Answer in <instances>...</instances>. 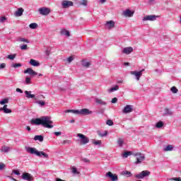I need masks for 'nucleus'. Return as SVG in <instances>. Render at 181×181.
<instances>
[{
    "mask_svg": "<svg viewBox=\"0 0 181 181\" xmlns=\"http://www.w3.org/2000/svg\"><path fill=\"white\" fill-rule=\"evenodd\" d=\"M32 125H42L44 128L49 129L53 128V121L50 119V117L42 116L40 118L33 119L30 121Z\"/></svg>",
    "mask_w": 181,
    "mask_h": 181,
    "instance_id": "obj_1",
    "label": "nucleus"
},
{
    "mask_svg": "<svg viewBox=\"0 0 181 181\" xmlns=\"http://www.w3.org/2000/svg\"><path fill=\"white\" fill-rule=\"evenodd\" d=\"M25 151L28 152V153H30L31 155H36V156H38L39 158H49V155H47L46 153L43 151H39L35 147H30V146H25Z\"/></svg>",
    "mask_w": 181,
    "mask_h": 181,
    "instance_id": "obj_2",
    "label": "nucleus"
},
{
    "mask_svg": "<svg viewBox=\"0 0 181 181\" xmlns=\"http://www.w3.org/2000/svg\"><path fill=\"white\" fill-rule=\"evenodd\" d=\"M151 172L149 170H143L139 174L135 175L136 179H145V177H149Z\"/></svg>",
    "mask_w": 181,
    "mask_h": 181,
    "instance_id": "obj_3",
    "label": "nucleus"
},
{
    "mask_svg": "<svg viewBox=\"0 0 181 181\" xmlns=\"http://www.w3.org/2000/svg\"><path fill=\"white\" fill-rule=\"evenodd\" d=\"M134 156H136V160L135 162L136 165H139V163H142L144 160H145V154L141 153H136Z\"/></svg>",
    "mask_w": 181,
    "mask_h": 181,
    "instance_id": "obj_4",
    "label": "nucleus"
},
{
    "mask_svg": "<svg viewBox=\"0 0 181 181\" xmlns=\"http://www.w3.org/2000/svg\"><path fill=\"white\" fill-rule=\"evenodd\" d=\"M76 111H78V112H76L78 115H90V114H93V111L87 108L76 110Z\"/></svg>",
    "mask_w": 181,
    "mask_h": 181,
    "instance_id": "obj_5",
    "label": "nucleus"
},
{
    "mask_svg": "<svg viewBox=\"0 0 181 181\" xmlns=\"http://www.w3.org/2000/svg\"><path fill=\"white\" fill-rule=\"evenodd\" d=\"M77 136L80 138L81 144H82V145H86V144H88V142H90V139H88V137L83 134H78Z\"/></svg>",
    "mask_w": 181,
    "mask_h": 181,
    "instance_id": "obj_6",
    "label": "nucleus"
},
{
    "mask_svg": "<svg viewBox=\"0 0 181 181\" xmlns=\"http://www.w3.org/2000/svg\"><path fill=\"white\" fill-rule=\"evenodd\" d=\"M74 4L71 1L64 0L62 1V6L64 9H67L70 6H74Z\"/></svg>",
    "mask_w": 181,
    "mask_h": 181,
    "instance_id": "obj_7",
    "label": "nucleus"
},
{
    "mask_svg": "<svg viewBox=\"0 0 181 181\" xmlns=\"http://www.w3.org/2000/svg\"><path fill=\"white\" fill-rule=\"evenodd\" d=\"M39 12L40 15H42L43 16H47V15H49V13H50V8L42 7L39 8Z\"/></svg>",
    "mask_w": 181,
    "mask_h": 181,
    "instance_id": "obj_8",
    "label": "nucleus"
},
{
    "mask_svg": "<svg viewBox=\"0 0 181 181\" xmlns=\"http://www.w3.org/2000/svg\"><path fill=\"white\" fill-rule=\"evenodd\" d=\"M21 178L23 180H28V181L33 180V176H32V175H30L29 173H23L21 175Z\"/></svg>",
    "mask_w": 181,
    "mask_h": 181,
    "instance_id": "obj_9",
    "label": "nucleus"
},
{
    "mask_svg": "<svg viewBox=\"0 0 181 181\" xmlns=\"http://www.w3.org/2000/svg\"><path fill=\"white\" fill-rule=\"evenodd\" d=\"M24 93L25 94L26 98H33V100H35V101L37 100L36 98V95L34 94H32V91L30 90H25Z\"/></svg>",
    "mask_w": 181,
    "mask_h": 181,
    "instance_id": "obj_10",
    "label": "nucleus"
},
{
    "mask_svg": "<svg viewBox=\"0 0 181 181\" xmlns=\"http://www.w3.org/2000/svg\"><path fill=\"white\" fill-rule=\"evenodd\" d=\"M132 111H134V109H132V105H127L123 110H122V113L123 114H129V112H132Z\"/></svg>",
    "mask_w": 181,
    "mask_h": 181,
    "instance_id": "obj_11",
    "label": "nucleus"
},
{
    "mask_svg": "<svg viewBox=\"0 0 181 181\" xmlns=\"http://www.w3.org/2000/svg\"><path fill=\"white\" fill-rule=\"evenodd\" d=\"M106 176L107 177H110V179H111L112 181L118 180V175H117V174H112V173H111L110 171L107 173Z\"/></svg>",
    "mask_w": 181,
    "mask_h": 181,
    "instance_id": "obj_12",
    "label": "nucleus"
},
{
    "mask_svg": "<svg viewBox=\"0 0 181 181\" xmlns=\"http://www.w3.org/2000/svg\"><path fill=\"white\" fill-rule=\"evenodd\" d=\"M24 74H29L30 76H37V72L35 71L32 68H28L24 71Z\"/></svg>",
    "mask_w": 181,
    "mask_h": 181,
    "instance_id": "obj_13",
    "label": "nucleus"
},
{
    "mask_svg": "<svg viewBox=\"0 0 181 181\" xmlns=\"http://www.w3.org/2000/svg\"><path fill=\"white\" fill-rule=\"evenodd\" d=\"M131 74H132L133 76H135L136 78L137 81H139V78H141V76H142V71H131Z\"/></svg>",
    "mask_w": 181,
    "mask_h": 181,
    "instance_id": "obj_14",
    "label": "nucleus"
},
{
    "mask_svg": "<svg viewBox=\"0 0 181 181\" xmlns=\"http://www.w3.org/2000/svg\"><path fill=\"white\" fill-rule=\"evenodd\" d=\"M157 16L155 15H148L146 16L144 18L143 21H151V22H153V21H156Z\"/></svg>",
    "mask_w": 181,
    "mask_h": 181,
    "instance_id": "obj_15",
    "label": "nucleus"
},
{
    "mask_svg": "<svg viewBox=\"0 0 181 181\" xmlns=\"http://www.w3.org/2000/svg\"><path fill=\"white\" fill-rule=\"evenodd\" d=\"M134 13H135V11H132L129 9H127L123 12V15H124V16H127L128 18H132V16H134Z\"/></svg>",
    "mask_w": 181,
    "mask_h": 181,
    "instance_id": "obj_16",
    "label": "nucleus"
},
{
    "mask_svg": "<svg viewBox=\"0 0 181 181\" xmlns=\"http://www.w3.org/2000/svg\"><path fill=\"white\" fill-rule=\"evenodd\" d=\"M132 52H134V48H132V47H125L122 50V53H124V54H131Z\"/></svg>",
    "mask_w": 181,
    "mask_h": 181,
    "instance_id": "obj_17",
    "label": "nucleus"
},
{
    "mask_svg": "<svg viewBox=\"0 0 181 181\" xmlns=\"http://www.w3.org/2000/svg\"><path fill=\"white\" fill-rule=\"evenodd\" d=\"M0 111H3L4 114H11L12 110L8 108V105H4L3 107L0 108Z\"/></svg>",
    "mask_w": 181,
    "mask_h": 181,
    "instance_id": "obj_18",
    "label": "nucleus"
},
{
    "mask_svg": "<svg viewBox=\"0 0 181 181\" xmlns=\"http://www.w3.org/2000/svg\"><path fill=\"white\" fill-rule=\"evenodd\" d=\"M29 64L34 67H39L40 66V62L36 61L35 59H31L29 62Z\"/></svg>",
    "mask_w": 181,
    "mask_h": 181,
    "instance_id": "obj_19",
    "label": "nucleus"
},
{
    "mask_svg": "<svg viewBox=\"0 0 181 181\" xmlns=\"http://www.w3.org/2000/svg\"><path fill=\"white\" fill-rule=\"evenodd\" d=\"M106 26L107 29H112L115 28V22L114 21H110L106 23Z\"/></svg>",
    "mask_w": 181,
    "mask_h": 181,
    "instance_id": "obj_20",
    "label": "nucleus"
},
{
    "mask_svg": "<svg viewBox=\"0 0 181 181\" xmlns=\"http://www.w3.org/2000/svg\"><path fill=\"white\" fill-rule=\"evenodd\" d=\"M95 104H98V105H107V102H105L100 98H95Z\"/></svg>",
    "mask_w": 181,
    "mask_h": 181,
    "instance_id": "obj_21",
    "label": "nucleus"
},
{
    "mask_svg": "<svg viewBox=\"0 0 181 181\" xmlns=\"http://www.w3.org/2000/svg\"><path fill=\"white\" fill-rule=\"evenodd\" d=\"M121 175L126 176L127 177H132V173H131V171L124 170L121 173Z\"/></svg>",
    "mask_w": 181,
    "mask_h": 181,
    "instance_id": "obj_22",
    "label": "nucleus"
},
{
    "mask_svg": "<svg viewBox=\"0 0 181 181\" xmlns=\"http://www.w3.org/2000/svg\"><path fill=\"white\" fill-rule=\"evenodd\" d=\"M24 10L22 8H19L15 13L16 16H22L23 15Z\"/></svg>",
    "mask_w": 181,
    "mask_h": 181,
    "instance_id": "obj_23",
    "label": "nucleus"
},
{
    "mask_svg": "<svg viewBox=\"0 0 181 181\" xmlns=\"http://www.w3.org/2000/svg\"><path fill=\"white\" fill-rule=\"evenodd\" d=\"M163 151L165 152H169L170 151H173V146L172 144H168V146H166L164 148Z\"/></svg>",
    "mask_w": 181,
    "mask_h": 181,
    "instance_id": "obj_24",
    "label": "nucleus"
},
{
    "mask_svg": "<svg viewBox=\"0 0 181 181\" xmlns=\"http://www.w3.org/2000/svg\"><path fill=\"white\" fill-rule=\"evenodd\" d=\"M44 137L42 135H36L34 136V141H39V142H43Z\"/></svg>",
    "mask_w": 181,
    "mask_h": 181,
    "instance_id": "obj_25",
    "label": "nucleus"
},
{
    "mask_svg": "<svg viewBox=\"0 0 181 181\" xmlns=\"http://www.w3.org/2000/svg\"><path fill=\"white\" fill-rule=\"evenodd\" d=\"M117 90H119V86L116 85L114 87H112L111 88L108 89L107 91L109 93H114V91H117Z\"/></svg>",
    "mask_w": 181,
    "mask_h": 181,
    "instance_id": "obj_26",
    "label": "nucleus"
},
{
    "mask_svg": "<svg viewBox=\"0 0 181 181\" xmlns=\"http://www.w3.org/2000/svg\"><path fill=\"white\" fill-rule=\"evenodd\" d=\"M61 35L62 36H70V32L69 30H66V29H63L61 30Z\"/></svg>",
    "mask_w": 181,
    "mask_h": 181,
    "instance_id": "obj_27",
    "label": "nucleus"
},
{
    "mask_svg": "<svg viewBox=\"0 0 181 181\" xmlns=\"http://www.w3.org/2000/svg\"><path fill=\"white\" fill-rule=\"evenodd\" d=\"M97 134L99 136H101L102 138H103L104 136H107L108 135V132L105 131L103 133H101V132L98 131Z\"/></svg>",
    "mask_w": 181,
    "mask_h": 181,
    "instance_id": "obj_28",
    "label": "nucleus"
},
{
    "mask_svg": "<svg viewBox=\"0 0 181 181\" xmlns=\"http://www.w3.org/2000/svg\"><path fill=\"white\" fill-rule=\"evenodd\" d=\"M11 148L9 146H4L1 148V152H4V153H8Z\"/></svg>",
    "mask_w": 181,
    "mask_h": 181,
    "instance_id": "obj_29",
    "label": "nucleus"
},
{
    "mask_svg": "<svg viewBox=\"0 0 181 181\" xmlns=\"http://www.w3.org/2000/svg\"><path fill=\"white\" fill-rule=\"evenodd\" d=\"M117 145L118 146H119L120 148H122V145H124V139L122 138H119L117 139Z\"/></svg>",
    "mask_w": 181,
    "mask_h": 181,
    "instance_id": "obj_30",
    "label": "nucleus"
},
{
    "mask_svg": "<svg viewBox=\"0 0 181 181\" xmlns=\"http://www.w3.org/2000/svg\"><path fill=\"white\" fill-rule=\"evenodd\" d=\"M71 173H73V175H80V172L78 170H77V168L73 166L71 167Z\"/></svg>",
    "mask_w": 181,
    "mask_h": 181,
    "instance_id": "obj_31",
    "label": "nucleus"
},
{
    "mask_svg": "<svg viewBox=\"0 0 181 181\" xmlns=\"http://www.w3.org/2000/svg\"><path fill=\"white\" fill-rule=\"evenodd\" d=\"M165 115L166 116H169V115H173V112H172V110H170V109H165Z\"/></svg>",
    "mask_w": 181,
    "mask_h": 181,
    "instance_id": "obj_32",
    "label": "nucleus"
},
{
    "mask_svg": "<svg viewBox=\"0 0 181 181\" xmlns=\"http://www.w3.org/2000/svg\"><path fill=\"white\" fill-rule=\"evenodd\" d=\"M35 103L40 105V107H45L46 105V102L43 100H37Z\"/></svg>",
    "mask_w": 181,
    "mask_h": 181,
    "instance_id": "obj_33",
    "label": "nucleus"
},
{
    "mask_svg": "<svg viewBox=\"0 0 181 181\" xmlns=\"http://www.w3.org/2000/svg\"><path fill=\"white\" fill-rule=\"evenodd\" d=\"M163 127V122L159 121L156 124V128L160 129Z\"/></svg>",
    "mask_w": 181,
    "mask_h": 181,
    "instance_id": "obj_34",
    "label": "nucleus"
},
{
    "mask_svg": "<svg viewBox=\"0 0 181 181\" xmlns=\"http://www.w3.org/2000/svg\"><path fill=\"white\" fill-rule=\"evenodd\" d=\"M132 155V152L131 151H125L123 154H122V158H128V156Z\"/></svg>",
    "mask_w": 181,
    "mask_h": 181,
    "instance_id": "obj_35",
    "label": "nucleus"
},
{
    "mask_svg": "<svg viewBox=\"0 0 181 181\" xmlns=\"http://www.w3.org/2000/svg\"><path fill=\"white\" fill-rule=\"evenodd\" d=\"M82 66L83 67H90L91 66V64L88 62L83 61L82 62Z\"/></svg>",
    "mask_w": 181,
    "mask_h": 181,
    "instance_id": "obj_36",
    "label": "nucleus"
},
{
    "mask_svg": "<svg viewBox=\"0 0 181 181\" xmlns=\"http://www.w3.org/2000/svg\"><path fill=\"white\" fill-rule=\"evenodd\" d=\"M93 145H96L97 146H101V141L100 140H93L92 141Z\"/></svg>",
    "mask_w": 181,
    "mask_h": 181,
    "instance_id": "obj_37",
    "label": "nucleus"
},
{
    "mask_svg": "<svg viewBox=\"0 0 181 181\" xmlns=\"http://www.w3.org/2000/svg\"><path fill=\"white\" fill-rule=\"evenodd\" d=\"M17 42H25V43H30L29 40L23 38V37L18 38Z\"/></svg>",
    "mask_w": 181,
    "mask_h": 181,
    "instance_id": "obj_38",
    "label": "nucleus"
},
{
    "mask_svg": "<svg viewBox=\"0 0 181 181\" xmlns=\"http://www.w3.org/2000/svg\"><path fill=\"white\" fill-rule=\"evenodd\" d=\"M9 103V100L8 98H4L0 101V104L1 105H5V104H8Z\"/></svg>",
    "mask_w": 181,
    "mask_h": 181,
    "instance_id": "obj_39",
    "label": "nucleus"
},
{
    "mask_svg": "<svg viewBox=\"0 0 181 181\" xmlns=\"http://www.w3.org/2000/svg\"><path fill=\"white\" fill-rule=\"evenodd\" d=\"M30 29H36L37 28V23H32L29 25Z\"/></svg>",
    "mask_w": 181,
    "mask_h": 181,
    "instance_id": "obj_40",
    "label": "nucleus"
},
{
    "mask_svg": "<svg viewBox=\"0 0 181 181\" xmlns=\"http://www.w3.org/2000/svg\"><path fill=\"white\" fill-rule=\"evenodd\" d=\"M11 67H13L14 69H19V67H22V64L21 63L13 64H11Z\"/></svg>",
    "mask_w": 181,
    "mask_h": 181,
    "instance_id": "obj_41",
    "label": "nucleus"
},
{
    "mask_svg": "<svg viewBox=\"0 0 181 181\" xmlns=\"http://www.w3.org/2000/svg\"><path fill=\"white\" fill-rule=\"evenodd\" d=\"M170 91H172V93H173V94H176L179 90H177V88L176 86H173L170 88Z\"/></svg>",
    "mask_w": 181,
    "mask_h": 181,
    "instance_id": "obj_42",
    "label": "nucleus"
},
{
    "mask_svg": "<svg viewBox=\"0 0 181 181\" xmlns=\"http://www.w3.org/2000/svg\"><path fill=\"white\" fill-rule=\"evenodd\" d=\"M15 57H16V54L8 55L7 59H9V60H13Z\"/></svg>",
    "mask_w": 181,
    "mask_h": 181,
    "instance_id": "obj_43",
    "label": "nucleus"
},
{
    "mask_svg": "<svg viewBox=\"0 0 181 181\" xmlns=\"http://www.w3.org/2000/svg\"><path fill=\"white\" fill-rule=\"evenodd\" d=\"M106 124L107 125H109V127H112V125H114V122H112L111 119H107L106 121Z\"/></svg>",
    "mask_w": 181,
    "mask_h": 181,
    "instance_id": "obj_44",
    "label": "nucleus"
},
{
    "mask_svg": "<svg viewBox=\"0 0 181 181\" xmlns=\"http://www.w3.org/2000/svg\"><path fill=\"white\" fill-rule=\"evenodd\" d=\"M65 112H72V114H77L78 111L77 110H67Z\"/></svg>",
    "mask_w": 181,
    "mask_h": 181,
    "instance_id": "obj_45",
    "label": "nucleus"
},
{
    "mask_svg": "<svg viewBox=\"0 0 181 181\" xmlns=\"http://www.w3.org/2000/svg\"><path fill=\"white\" fill-rule=\"evenodd\" d=\"M20 49H21V50H28V45H23L20 47Z\"/></svg>",
    "mask_w": 181,
    "mask_h": 181,
    "instance_id": "obj_46",
    "label": "nucleus"
},
{
    "mask_svg": "<svg viewBox=\"0 0 181 181\" xmlns=\"http://www.w3.org/2000/svg\"><path fill=\"white\" fill-rule=\"evenodd\" d=\"M62 144H63V145H66V144L70 145V144H71V141L64 140V141H62Z\"/></svg>",
    "mask_w": 181,
    "mask_h": 181,
    "instance_id": "obj_47",
    "label": "nucleus"
},
{
    "mask_svg": "<svg viewBox=\"0 0 181 181\" xmlns=\"http://www.w3.org/2000/svg\"><path fill=\"white\" fill-rule=\"evenodd\" d=\"M5 21H6V17H5V16L0 17V23H4V22H5Z\"/></svg>",
    "mask_w": 181,
    "mask_h": 181,
    "instance_id": "obj_48",
    "label": "nucleus"
},
{
    "mask_svg": "<svg viewBox=\"0 0 181 181\" xmlns=\"http://www.w3.org/2000/svg\"><path fill=\"white\" fill-rule=\"evenodd\" d=\"M5 164L4 163H0V170H4L5 169Z\"/></svg>",
    "mask_w": 181,
    "mask_h": 181,
    "instance_id": "obj_49",
    "label": "nucleus"
},
{
    "mask_svg": "<svg viewBox=\"0 0 181 181\" xmlns=\"http://www.w3.org/2000/svg\"><path fill=\"white\" fill-rule=\"evenodd\" d=\"M117 101H118V98H114L112 99L111 103L112 104H115L116 103H117Z\"/></svg>",
    "mask_w": 181,
    "mask_h": 181,
    "instance_id": "obj_50",
    "label": "nucleus"
},
{
    "mask_svg": "<svg viewBox=\"0 0 181 181\" xmlns=\"http://www.w3.org/2000/svg\"><path fill=\"white\" fill-rule=\"evenodd\" d=\"M25 83L26 84H30V77H26L25 78Z\"/></svg>",
    "mask_w": 181,
    "mask_h": 181,
    "instance_id": "obj_51",
    "label": "nucleus"
},
{
    "mask_svg": "<svg viewBox=\"0 0 181 181\" xmlns=\"http://www.w3.org/2000/svg\"><path fill=\"white\" fill-rule=\"evenodd\" d=\"M81 5H83V6H87V0H82Z\"/></svg>",
    "mask_w": 181,
    "mask_h": 181,
    "instance_id": "obj_52",
    "label": "nucleus"
},
{
    "mask_svg": "<svg viewBox=\"0 0 181 181\" xmlns=\"http://www.w3.org/2000/svg\"><path fill=\"white\" fill-rule=\"evenodd\" d=\"M72 60H74V58L73 57H69L67 59L68 63H71Z\"/></svg>",
    "mask_w": 181,
    "mask_h": 181,
    "instance_id": "obj_53",
    "label": "nucleus"
},
{
    "mask_svg": "<svg viewBox=\"0 0 181 181\" xmlns=\"http://www.w3.org/2000/svg\"><path fill=\"white\" fill-rule=\"evenodd\" d=\"M82 161L84 162V163H90V160H88V158H83Z\"/></svg>",
    "mask_w": 181,
    "mask_h": 181,
    "instance_id": "obj_54",
    "label": "nucleus"
},
{
    "mask_svg": "<svg viewBox=\"0 0 181 181\" xmlns=\"http://www.w3.org/2000/svg\"><path fill=\"white\" fill-rule=\"evenodd\" d=\"M6 67V64L5 63L0 64V69H5Z\"/></svg>",
    "mask_w": 181,
    "mask_h": 181,
    "instance_id": "obj_55",
    "label": "nucleus"
},
{
    "mask_svg": "<svg viewBox=\"0 0 181 181\" xmlns=\"http://www.w3.org/2000/svg\"><path fill=\"white\" fill-rule=\"evenodd\" d=\"M13 173H14V175H16L17 176H19V175H21V173H19L16 170H13Z\"/></svg>",
    "mask_w": 181,
    "mask_h": 181,
    "instance_id": "obj_56",
    "label": "nucleus"
},
{
    "mask_svg": "<svg viewBox=\"0 0 181 181\" xmlns=\"http://www.w3.org/2000/svg\"><path fill=\"white\" fill-rule=\"evenodd\" d=\"M54 135H56V136H59L62 135V132H54Z\"/></svg>",
    "mask_w": 181,
    "mask_h": 181,
    "instance_id": "obj_57",
    "label": "nucleus"
},
{
    "mask_svg": "<svg viewBox=\"0 0 181 181\" xmlns=\"http://www.w3.org/2000/svg\"><path fill=\"white\" fill-rule=\"evenodd\" d=\"M16 91L17 93H21V94H22V93H23V90H22V89H21V88H17L16 89Z\"/></svg>",
    "mask_w": 181,
    "mask_h": 181,
    "instance_id": "obj_58",
    "label": "nucleus"
},
{
    "mask_svg": "<svg viewBox=\"0 0 181 181\" xmlns=\"http://www.w3.org/2000/svg\"><path fill=\"white\" fill-rule=\"evenodd\" d=\"M173 180L181 181V179H180V177H174V178H173Z\"/></svg>",
    "mask_w": 181,
    "mask_h": 181,
    "instance_id": "obj_59",
    "label": "nucleus"
},
{
    "mask_svg": "<svg viewBox=\"0 0 181 181\" xmlns=\"http://www.w3.org/2000/svg\"><path fill=\"white\" fill-rule=\"evenodd\" d=\"M45 54H46V56H50V51L49 50H46L45 51Z\"/></svg>",
    "mask_w": 181,
    "mask_h": 181,
    "instance_id": "obj_60",
    "label": "nucleus"
},
{
    "mask_svg": "<svg viewBox=\"0 0 181 181\" xmlns=\"http://www.w3.org/2000/svg\"><path fill=\"white\" fill-rule=\"evenodd\" d=\"M69 122H70L71 124H74V122H76V120H75L74 119H71V120L69 121Z\"/></svg>",
    "mask_w": 181,
    "mask_h": 181,
    "instance_id": "obj_61",
    "label": "nucleus"
},
{
    "mask_svg": "<svg viewBox=\"0 0 181 181\" xmlns=\"http://www.w3.org/2000/svg\"><path fill=\"white\" fill-rule=\"evenodd\" d=\"M25 129H27V131H30L31 130L30 127H29V126H26Z\"/></svg>",
    "mask_w": 181,
    "mask_h": 181,
    "instance_id": "obj_62",
    "label": "nucleus"
},
{
    "mask_svg": "<svg viewBox=\"0 0 181 181\" xmlns=\"http://www.w3.org/2000/svg\"><path fill=\"white\" fill-rule=\"evenodd\" d=\"M100 114H104V109H101V110H100Z\"/></svg>",
    "mask_w": 181,
    "mask_h": 181,
    "instance_id": "obj_63",
    "label": "nucleus"
},
{
    "mask_svg": "<svg viewBox=\"0 0 181 181\" xmlns=\"http://www.w3.org/2000/svg\"><path fill=\"white\" fill-rule=\"evenodd\" d=\"M56 181H64V180H62L60 178H56Z\"/></svg>",
    "mask_w": 181,
    "mask_h": 181,
    "instance_id": "obj_64",
    "label": "nucleus"
}]
</instances>
